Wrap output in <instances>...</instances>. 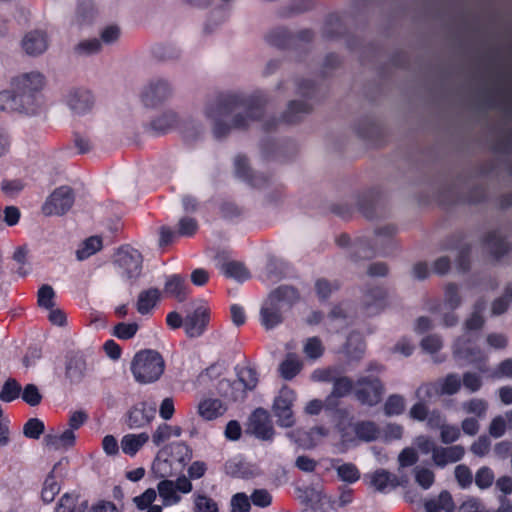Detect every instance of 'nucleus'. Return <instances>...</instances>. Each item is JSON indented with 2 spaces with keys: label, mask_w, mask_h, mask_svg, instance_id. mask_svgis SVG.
Returning a JSON list of instances; mask_svg holds the SVG:
<instances>
[{
  "label": "nucleus",
  "mask_w": 512,
  "mask_h": 512,
  "mask_svg": "<svg viewBox=\"0 0 512 512\" xmlns=\"http://www.w3.org/2000/svg\"><path fill=\"white\" fill-rule=\"evenodd\" d=\"M420 346L425 352L434 354L443 347V340L442 337L437 334L427 335L421 340Z\"/></svg>",
  "instance_id": "nucleus-57"
},
{
  "label": "nucleus",
  "mask_w": 512,
  "mask_h": 512,
  "mask_svg": "<svg viewBox=\"0 0 512 512\" xmlns=\"http://www.w3.org/2000/svg\"><path fill=\"white\" fill-rule=\"evenodd\" d=\"M102 42L97 38L84 39L80 41L76 47L75 51L79 55H92L100 52L102 50Z\"/></svg>",
  "instance_id": "nucleus-43"
},
{
  "label": "nucleus",
  "mask_w": 512,
  "mask_h": 512,
  "mask_svg": "<svg viewBox=\"0 0 512 512\" xmlns=\"http://www.w3.org/2000/svg\"><path fill=\"white\" fill-rule=\"evenodd\" d=\"M462 408L467 414H473L477 417H482L487 411L488 404L483 399L474 398L464 402L462 404Z\"/></svg>",
  "instance_id": "nucleus-53"
},
{
  "label": "nucleus",
  "mask_w": 512,
  "mask_h": 512,
  "mask_svg": "<svg viewBox=\"0 0 512 512\" xmlns=\"http://www.w3.org/2000/svg\"><path fill=\"white\" fill-rule=\"evenodd\" d=\"M138 329L139 325L136 322H120L114 326L113 335L121 340H129L136 335Z\"/></svg>",
  "instance_id": "nucleus-44"
},
{
  "label": "nucleus",
  "mask_w": 512,
  "mask_h": 512,
  "mask_svg": "<svg viewBox=\"0 0 512 512\" xmlns=\"http://www.w3.org/2000/svg\"><path fill=\"white\" fill-rule=\"evenodd\" d=\"M303 352L310 359H318L324 352L322 341L318 337L308 338L303 345Z\"/></svg>",
  "instance_id": "nucleus-46"
},
{
  "label": "nucleus",
  "mask_w": 512,
  "mask_h": 512,
  "mask_svg": "<svg viewBox=\"0 0 512 512\" xmlns=\"http://www.w3.org/2000/svg\"><path fill=\"white\" fill-rule=\"evenodd\" d=\"M382 371V366L372 363L368 366V375L360 376L355 383V397L362 404L374 406L378 404L383 396L384 387L378 374Z\"/></svg>",
  "instance_id": "nucleus-5"
},
{
  "label": "nucleus",
  "mask_w": 512,
  "mask_h": 512,
  "mask_svg": "<svg viewBox=\"0 0 512 512\" xmlns=\"http://www.w3.org/2000/svg\"><path fill=\"white\" fill-rule=\"evenodd\" d=\"M394 228L384 227L378 230L373 237V244L368 239H358L352 246V257L355 261L370 259L377 253H384L385 245H387L392 235Z\"/></svg>",
  "instance_id": "nucleus-6"
},
{
  "label": "nucleus",
  "mask_w": 512,
  "mask_h": 512,
  "mask_svg": "<svg viewBox=\"0 0 512 512\" xmlns=\"http://www.w3.org/2000/svg\"><path fill=\"white\" fill-rule=\"evenodd\" d=\"M461 384L470 393L477 392L482 386V379L479 374L475 372H465L461 377Z\"/></svg>",
  "instance_id": "nucleus-61"
},
{
  "label": "nucleus",
  "mask_w": 512,
  "mask_h": 512,
  "mask_svg": "<svg viewBox=\"0 0 512 512\" xmlns=\"http://www.w3.org/2000/svg\"><path fill=\"white\" fill-rule=\"evenodd\" d=\"M235 164V171L238 177L242 178L243 180L249 181L252 185L257 186L259 182L257 179H253L250 177V169L248 160L244 156H237L234 160Z\"/></svg>",
  "instance_id": "nucleus-54"
},
{
  "label": "nucleus",
  "mask_w": 512,
  "mask_h": 512,
  "mask_svg": "<svg viewBox=\"0 0 512 512\" xmlns=\"http://www.w3.org/2000/svg\"><path fill=\"white\" fill-rule=\"evenodd\" d=\"M461 303L462 299L458 287L453 283L447 284L444 288V308L447 310H455Z\"/></svg>",
  "instance_id": "nucleus-41"
},
{
  "label": "nucleus",
  "mask_w": 512,
  "mask_h": 512,
  "mask_svg": "<svg viewBox=\"0 0 512 512\" xmlns=\"http://www.w3.org/2000/svg\"><path fill=\"white\" fill-rule=\"evenodd\" d=\"M115 266L123 279L134 281L141 274L142 256L138 250L132 247H122L116 253Z\"/></svg>",
  "instance_id": "nucleus-7"
},
{
  "label": "nucleus",
  "mask_w": 512,
  "mask_h": 512,
  "mask_svg": "<svg viewBox=\"0 0 512 512\" xmlns=\"http://www.w3.org/2000/svg\"><path fill=\"white\" fill-rule=\"evenodd\" d=\"M226 411V406L219 399L204 398L197 405L198 415L206 420L211 421L222 416Z\"/></svg>",
  "instance_id": "nucleus-21"
},
{
  "label": "nucleus",
  "mask_w": 512,
  "mask_h": 512,
  "mask_svg": "<svg viewBox=\"0 0 512 512\" xmlns=\"http://www.w3.org/2000/svg\"><path fill=\"white\" fill-rule=\"evenodd\" d=\"M495 479L493 471L489 467H481L475 475V484L481 490L491 487Z\"/></svg>",
  "instance_id": "nucleus-55"
},
{
  "label": "nucleus",
  "mask_w": 512,
  "mask_h": 512,
  "mask_svg": "<svg viewBox=\"0 0 512 512\" xmlns=\"http://www.w3.org/2000/svg\"><path fill=\"white\" fill-rule=\"evenodd\" d=\"M326 324L331 331H339L346 325V315L342 308H334L327 317Z\"/></svg>",
  "instance_id": "nucleus-49"
},
{
  "label": "nucleus",
  "mask_w": 512,
  "mask_h": 512,
  "mask_svg": "<svg viewBox=\"0 0 512 512\" xmlns=\"http://www.w3.org/2000/svg\"><path fill=\"white\" fill-rule=\"evenodd\" d=\"M465 455V449L461 445H453L448 447L438 446L434 450L432 460L438 467H445L448 464L460 461Z\"/></svg>",
  "instance_id": "nucleus-19"
},
{
  "label": "nucleus",
  "mask_w": 512,
  "mask_h": 512,
  "mask_svg": "<svg viewBox=\"0 0 512 512\" xmlns=\"http://www.w3.org/2000/svg\"><path fill=\"white\" fill-rule=\"evenodd\" d=\"M332 383V390L325 399L328 408L337 406L338 399L347 396L353 389V381L342 374H338Z\"/></svg>",
  "instance_id": "nucleus-20"
},
{
  "label": "nucleus",
  "mask_w": 512,
  "mask_h": 512,
  "mask_svg": "<svg viewBox=\"0 0 512 512\" xmlns=\"http://www.w3.org/2000/svg\"><path fill=\"white\" fill-rule=\"evenodd\" d=\"M198 229L197 221L191 217H183L179 220L177 234L179 236L190 237Z\"/></svg>",
  "instance_id": "nucleus-63"
},
{
  "label": "nucleus",
  "mask_w": 512,
  "mask_h": 512,
  "mask_svg": "<svg viewBox=\"0 0 512 512\" xmlns=\"http://www.w3.org/2000/svg\"><path fill=\"white\" fill-rule=\"evenodd\" d=\"M164 291L167 295L174 297L178 301H184L188 294L184 277L178 274L168 276L164 285Z\"/></svg>",
  "instance_id": "nucleus-25"
},
{
  "label": "nucleus",
  "mask_w": 512,
  "mask_h": 512,
  "mask_svg": "<svg viewBox=\"0 0 512 512\" xmlns=\"http://www.w3.org/2000/svg\"><path fill=\"white\" fill-rule=\"evenodd\" d=\"M194 512H218L217 503L203 494L194 495Z\"/></svg>",
  "instance_id": "nucleus-51"
},
{
  "label": "nucleus",
  "mask_w": 512,
  "mask_h": 512,
  "mask_svg": "<svg viewBox=\"0 0 512 512\" xmlns=\"http://www.w3.org/2000/svg\"><path fill=\"white\" fill-rule=\"evenodd\" d=\"M209 321V309L206 306L197 307L193 313L189 314L184 320L186 334L191 337L201 336Z\"/></svg>",
  "instance_id": "nucleus-13"
},
{
  "label": "nucleus",
  "mask_w": 512,
  "mask_h": 512,
  "mask_svg": "<svg viewBox=\"0 0 512 512\" xmlns=\"http://www.w3.org/2000/svg\"><path fill=\"white\" fill-rule=\"evenodd\" d=\"M155 413V404L149 405L147 402L136 404L128 412L127 425L131 429L144 427L152 421Z\"/></svg>",
  "instance_id": "nucleus-15"
},
{
  "label": "nucleus",
  "mask_w": 512,
  "mask_h": 512,
  "mask_svg": "<svg viewBox=\"0 0 512 512\" xmlns=\"http://www.w3.org/2000/svg\"><path fill=\"white\" fill-rule=\"evenodd\" d=\"M44 432V423L38 418L29 419L23 427V433L31 439H38Z\"/></svg>",
  "instance_id": "nucleus-58"
},
{
  "label": "nucleus",
  "mask_w": 512,
  "mask_h": 512,
  "mask_svg": "<svg viewBox=\"0 0 512 512\" xmlns=\"http://www.w3.org/2000/svg\"><path fill=\"white\" fill-rule=\"evenodd\" d=\"M237 380L238 386L246 391L253 390L258 383V376L256 371L249 366L237 367Z\"/></svg>",
  "instance_id": "nucleus-38"
},
{
  "label": "nucleus",
  "mask_w": 512,
  "mask_h": 512,
  "mask_svg": "<svg viewBox=\"0 0 512 512\" xmlns=\"http://www.w3.org/2000/svg\"><path fill=\"white\" fill-rule=\"evenodd\" d=\"M86 370V361L82 354L75 353L70 355L66 364V375L72 381H78L82 378Z\"/></svg>",
  "instance_id": "nucleus-32"
},
{
  "label": "nucleus",
  "mask_w": 512,
  "mask_h": 512,
  "mask_svg": "<svg viewBox=\"0 0 512 512\" xmlns=\"http://www.w3.org/2000/svg\"><path fill=\"white\" fill-rule=\"evenodd\" d=\"M74 193L68 186H61L53 191L44 203L42 210L45 215H63L74 204Z\"/></svg>",
  "instance_id": "nucleus-9"
},
{
  "label": "nucleus",
  "mask_w": 512,
  "mask_h": 512,
  "mask_svg": "<svg viewBox=\"0 0 512 512\" xmlns=\"http://www.w3.org/2000/svg\"><path fill=\"white\" fill-rule=\"evenodd\" d=\"M48 38L45 32L33 30L24 35L21 40L23 51L29 56H38L48 49Z\"/></svg>",
  "instance_id": "nucleus-16"
},
{
  "label": "nucleus",
  "mask_w": 512,
  "mask_h": 512,
  "mask_svg": "<svg viewBox=\"0 0 512 512\" xmlns=\"http://www.w3.org/2000/svg\"><path fill=\"white\" fill-rule=\"evenodd\" d=\"M512 303V283L511 284H508L504 291H503V294L496 298L492 304H491V314L493 316H499L503 313H505L510 304Z\"/></svg>",
  "instance_id": "nucleus-40"
},
{
  "label": "nucleus",
  "mask_w": 512,
  "mask_h": 512,
  "mask_svg": "<svg viewBox=\"0 0 512 512\" xmlns=\"http://www.w3.org/2000/svg\"><path fill=\"white\" fill-rule=\"evenodd\" d=\"M45 75L38 70L20 72L10 80V89L0 92V110L18 111L35 116L45 110L42 94L46 86Z\"/></svg>",
  "instance_id": "nucleus-1"
},
{
  "label": "nucleus",
  "mask_w": 512,
  "mask_h": 512,
  "mask_svg": "<svg viewBox=\"0 0 512 512\" xmlns=\"http://www.w3.org/2000/svg\"><path fill=\"white\" fill-rule=\"evenodd\" d=\"M157 491L162 500V504L166 507L178 504L181 501V496L176 490L174 481L162 480L157 485Z\"/></svg>",
  "instance_id": "nucleus-30"
},
{
  "label": "nucleus",
  "mask_w": 512,
  "mask_h": 512,
  "mask_svg": "<svg viewBox=\"0 0 512 512\" xmlns=\"http://www.w3.org/2000/svg\"><path fill=\"white\" fill-rule=\"evenodd\" d=\"M454 475L461 488L466 489L471 486L473 476L471 470L466 465H457L454 470Z\"/></svg>",
  "instance_id": "nucleus-59"
},
{
  "label": "nucleus",
  "mask_w": 512,
  "mask_h": 512,
  "mask_svg": "<svg viewBox=\"0 0 512 512\" xmlns=\"http://www.w3.org/2000/svg\"><path fill=\"white\" fill-rule=\"evenodd\" d=\"M130 369L136 382L150 384L159 380L163 374L165 361L155 350H141L133 357Z\"/></svg>",
  "instance_id": "nucleus-4"
},
{
  "label": "nucleus",
  "mask_w": 512,
  "mask_h": 512,
  "mask_svg": "<svg viewBox=\"0 0 512 512\" xmlns=\"http://www.w3.org/2000/svg\"><path fill=\"white\" fill-rule=\"evenodd\" d=\"M149 440V435L145 432L139 434H126L121 439L122 452L129 456H134Z\"/></svg>",
  "instance_id": "nucleus-27"
},
{
  "label": "nucleus",
  "mask_w": 512,
  "mask_h": 512,
  "mask_svg": "<svg viewBox=\"0 0 512 512\" xmlns=\"http://www.w3.org/2000/svg\"><path fill=\"white\" fill-rule=\"evenodd\" d=\"M485 310V302L479 301L474 306V311L464 322V334L456 339L453 344L452 351L455 359L466 363H477L485 360L487 356L475 344L473 332L479 331L484 325L482 316Z\"/></svg>",
  "instance_id": "nucleus-3"
},
{
  "label": "nucleus",
  "mask_w": 512,
  "mask_h": 512,
  "mask_svg": "<svg viewBox=\"0 0 512 512\" xmlns=\"http://www.w3.org/2000/svg\"><path fill=\"white\" fill-rule=\"evenodd\" d=\"M404 408L405 399L398 394L389 396L384 405L385 413L389 416L401 414Z\"/></svg>",
  "instance_id": "nucleus-52"
},
{
  "label": "nucleus",
  "mask_w": 512,
  "mask_h": 512,
  "mask_svg": "<svg viewBox=\"0 0 512 512\" xmlns=\"http://www.w3.org/2000/svg\"><path fill=\"white\" fill-rule=\"evenodd\" d=\"M61 465L62 461L57 462L43 483L41 498L45 503L52 502L56 495L60 492V484L55 474L58 472Z\"/></svg>",
  "instance_id": "nucleus-24"
},
{
  "label": "nucleus",
  "mask_w": 512,
  "mask_h": 512,
  "mask_svg": "<svg viewBox=\"0 0 512 512\" xmlns=\"http://www.w3.org/2000/svg\"><path fill=\"white\" fill-rule=\"evenodd\" d=\"M297 299L298 293L293 287L282 286L274 290L268 300L282 308L284 305L294 303Z\"/></svg>",
  "instance_id": "nucleus-34"
},
{
  "label": "nucleus",
  "mask_w": 512,
  "mask_h": 512,
  "mask_svg": "<svg viewBox=\"0 0 512 512\" xmlns=\"http://www.w3.org/2000/svg\"><path fill=\"white\" fill-rule=\"evenodd\" d=\"M159 299V289L149 288L147 290H143L138 295L136 309L142 315L148 314L156 306Z\"/></svg>",
  "instance_id": "nucleus-28"
},
{
  "label": "nucleus",
  "mask_w": 512,
  "mask_h": 512,
  "mask_svg": "<svg viewBox=\"0 0 512 512\" xmlns=\"http://www.w3.org/2000/svg\"><path fill=\"white\" fill-rule=\"evenodd\" d=\"M487 249L494 254L496 257H500L505 254L508 250V244L506 241L498 234H491L486 241Z\"/></svg>",
  "instance_id": "nucleus-50"
},
{
  "label": "nucleus",
  "mask_w": 512,
  "mask_h": 512,
  "mask_svg": "<svg viewBox=\"0 0 512 512\" xmlns=\"http://www.w3.org/2000/svg\"><path fill=\"white\" fill-rule=\"evenodd\" d=\"M120 35H121V30L118 26L109 25V26L105 27L100 32L99 40L102 42V46L103 45H113L119 40Z\"/></svg>",
  "instance_id": "nucleus-62"
},
{
  "label": "nucleus",
  "mask_w": 512,
  "mask_h": 512,
  "mask_svg": "<svg viewBox=\"0 0 512 512\" xmlns=\"http://www.w3.org/2000/svg\"><path fill=\"white\" fill-rule=\"evenodd\" d=\"M76 443V434L71 429L53 431L45 435L44 445L49 450L66 451Z\"/></svg>",
  "instance_id": "nucleus-17"
},
{
  "label": "nucleus",
  "mask_w": 512,
  "mask_h": 512,
  "mask_svg": "<svg viewBox=\"0 0 512 512\" xmlns=\"http://www.w3.org/2000/svg\"><path fill=\"white\" fill-rule=\"evenodd\" d=\"M454 507L452 496L447 491H442L437 498L430 499L425 503L427 512H452Z\"/></svg>",
  "instance_id": "nucleus-31"
},
{
  "label": "nucleus",
  "mask_w": 512,
  "mask_h": 512,
  "mask_svg": "<svg viewBox=\"0 0 512 512\" xmlns=\"http://www.w3.org/2000/svg\"><path fill=\"white\" fill-rule=\"evenodd\" d=\"M338 374H342V370L337 366L315 369L310 378L314 382H333Z\"/></svg>",
  "instance_id": "nucleus-42"
},
{
  "label": "nucleus",
  "mask_w": 512,
  "mask_h": 512,
  "mask_svg": "<svg viewBox=\"0 0 512 512\" xmlns=\"http://www.w3.org/2000/svg\"><path fill=\"white\" fill-rule=\"evenodd\" d=\"M20 392V384L14 379H9L4 383L0 391V399L4 402H11L19 397Z\"/></svg>",
  "instance_id": "nucleus-47"
},
{
  "label": "nucleus",
  "mask_w": 512,
  "mask_h": 512,
  "mask_svg": "<svg viewBox=\"0 0 512 512\" xmlns=\"http://www.w3.org/2000/svg\"><path fill=\"white\" fill-rule=\"evenodd\" d=\"M64 102L74 115L82 116L92 111L95 97L88 89L73 88L66 93Z\"/></svg>",
  "instance_id": "nucleus-11"
},
{
  "label": "nucleus",
  "mask_w": 512,
  "mask_h": 512,
  "mask_svg": "<svg viewBox=\"0 0 512 512\" xmlns=\"http://www.w3.org/2000/svg\"><path fill=\"white\" fill-rule=\"evenodd\" d=\"M302 369V361L293 353L287 354L284 361L279 366L281 376L286 380L294 378Z\"/></svg>",
  "instance_id": "nucleus-35"
},
{
  "label": "nucleus",
  "mask_w": 512,
  "mask_h": 512,
  "mask_svg": "<svg viewBox=\"0 0 512 512\" xmlns=\"http://www.w3.org/2000/svg\"><path fill=\"white\" fill-rule=\"evenodd\" d=\"M354 424L349 420L343 419L338 422L337 430L343 444L352 443L356 440V435L353 431Z\"/></svg>",
  "instance_id": "nucleus-60"
},
{
  "label": "nucleus",
  "mask_w": 512,
  "mask_h": 512,
  "mask_svg": "<svg viewBox=\"0 0 512 512\" xmlns=\"http://www.w3.org/2000/svg\"><path fill=\"white\" fill-rule=\"evenodd\" d=\"M178 123V115L172 110H167L150 122V129L157 134L166 133Z\"/></svg>",
  "instance_id": "nucleus-26"
},
{
  "label": "nucleus",
  "mask_w": 512,
  "mask_h": 512,
  "mask_svg": "<svg viewBox=\"0 0 512 512\" xmlns=\"http://www.w3.org/2000/svg\"><path fill=\"white\" fill-rule=\"evenodd\" d=\"M386 305L385 292L380 288L368 291L363 299V307L368 316L376 315L384 309Z\"/></svg>",
  "instance_id": "nucleus-22"
},
{
  "label": "nucleus",
  "mask_w": 512,
  "mask_h": 512,
  "mask_svg": "<svg viewBox=\"0 0 512 512\" xmlns=\"http://www.w3.org/2000/svg\"><path fill=\"white\" fill-rule=\"evenodd\" d=\"M249 430L257 438L270 440L274 430L269 414L264 409H256L249 419Z\"/></svg>",
  "instance_id": "nucleus-14"
},
{
  "label": "nucleus",
  "mask_w": 512,
  "mask_h": 512,
  "mask_svg": "<svg viewBox=\"0 0 512 512\" xmlns=\"http://www.w3.org/2000/svg\"><path fill=\"white\" fill-rule=\"evenodd\" d=\"M264 99L243 100L236 96L226 101L209 103L204 110L206 118L211 122L215 137L227 135L232 129L246 128L251 122L262 115Z\"/></svg>",
  "instance_id": "nucleus-2"
},
{
  "label": "nucleus",
  "mask_w": 512,
  "mask_h": 512,
  "mask_svg": "<svg viewBox=\"0 0 512 512\" xmlns=\"http://www.w3.org/2000/svg\"><path fill=\"white\" fill-rule=\"evenodd\" d=\"M461 388V377L458 374L451 373L446 377L439 379L434 384H423L417 388L415 394L418 399L431 398L434 393L440 395L456 394Z\"/></svg>",
  "instance_id": "nucleus-8"
},
{
  "label": "nucleus",
  "mask_w": 512,
  "mask_h": 512,
  "mask_svg": "<svg viewBox=\"0 0 512 512\" xmlns=\"http://www.w3.org/2000/svg\"><path fill=\"white\" fill-rule=\"evenodd\" d=\"M216 266L225 276L233 278L239 282H243L250 277L249 271L246 267L236 261H224L218 259Z\"/></svg>",
  "instance_id": "nucleus-23"
},
{
  "label": "nucleus",
  "mask_w": 512,
  "mask_h": 512,
  "mask_svg": "<svg viewBox=\"0 0 512 512\" xmlns=\"http://www.w3.org/2000/svg\"><path fill=\"white\" fill-rule=\"evenodd\" d=\"M102 247V239L98 236H91L82 242L76 251V257L78 260L83 261L99 252Z\"/></svg>",
  "instance_id": "nucleus-37"
},
{
  "label": "nucleus",
  "mask_w": 512,
  "mask_h": 512,
  "mask_svg": "<svg viewBox=\"0 0 512 512\" xmlns=\"http://www.w3.org/2000/svg\"><path fill=\"white\" fill-rule=\"evenodd\" d=\"M353 431L356 435V439L370 442L377 439L379 435V429L374 422L361 421L357 422L353 426Z\"/></svg>",
  "instance_id": "nucleus-36"
},
{
  "label": "nucleus",
  "mask_w": 512,
  "mask_h": 512,
  "mask_svg": "<svg viewBox=\"0 0 512 512\" xmlns=\"http://www.w3.org/2000/svg\"><path fill=\"white\" fill-rule=\"evenodd\" d=\"M414 476L415 481L419 486H421L423 489H429L434 481H435V474L434 472L426 467L417 466L414 468Z\"/></svg>",
  "instance_id": "nucleus-45"
},
{
  "label": "nucleus",
  "mask_w": 512,
  "mask_h": 512,
  "mask_svg": "<svg viewBox=\"0 0 512 512\" xmlns=\"http://www.w3.org/2000/svg\"><path fill=\"white\" fill-rule=\"evenodd\" d=\"M230 512H249L251 509L250 497L239 492L232 496L230 501Z\"/></svg>",
  "instance_id": "nucleus-56"
},
{
  "label": "nucleus",
  "mask_w": 512,
  "mask_h": 512,
  "mask_svg": "<svg viewBox=\"0 0 512 512\" xmlns=\"http://www.w3.org/2000/svg\"><path fill=\"white\" fill-rule=\"evenodd\" d=\"M295 398V392L288 387H283L280 390L273 404V411L277 417L278 425L286 428L293 426L294 417L291 407Z\"/></svg>",
  "instance_id": "nucleus-12"
},
{
  "label": "nucleus",
  "mask_w": 512,
  "mask_h": 512,
  "mask_svg": "<svg viewBox=\"0 0 512 512\" xmlns=\"http://www.w3.org/2000/svg\"><path fill=\"white\" fill-rule=\"evenodd\" d=\"M281 308L268 300L262 307L260 316H261V324L267 329H272L279 325L282 321Z\"/></svg>",
  "instance_id": "nucleus-29"
},
{
  "label": "nucleus",
  "mask_w": 512,
  "mask_h": 512,
  "mask_svg": "<svg viewBox=\"0 0 512 512\" xmlns=\"http://www.w3.org/2000/svg\"><path fill=\"white\" fill-rule=\"evenodd\" d=\"M173 96L171 85L163 79L151 81L142 92V102L146 107L156 108Z\"/></svg>",
  "instance_id": "nucleus-10"
},
{
  "label": "nucleus",
  "mask_w": 512,
  "mask_h": 512,
  "mask_svg": "<svg viewBox=\"0 0 512 512\" xmlns=\"http://www.w3.org/2000/svg\"><path fill=\"white\" fill-rule=\"evenodd\" d=\"M78 496L72 493H65L56 507V512H77L76 505Z\"/></svg>",
  "instance_id": "nucleus-64"
},
{
  "label": "nucleus",
  "mask_w": 512,
  "mask_h": 512,
  "mask_svg": "<svg viewBox=\"0 0 512 512\" xmlns=\"http://www.w3.org/2000/svg\"><path fill=\"white\" fill-rule=\"evenodd\" d=\"M217 390L220 395L228 399L237 401L245 397L244 389L238 386V380L222 379L217 384Z\"/></svg>",
  "instance_id": "nucleus-33"
},
{
  "label": "nucleus",
  "mask_w": 512,
  "mask_h": 512,
  "mask_svg": "<svg viewBox=\"0 0 512 512\" xmlns=\"http://www.w3.org/2000/svg\"><path fill=\"white\" fill-rule=\"evenodd\" d=\"M338 477L348 483H354L360 478V472L352 463H344L336 467Z\"/></svg>",
  "instance_id": "nucleus-48"
},
{
  "label": "nucleus",
  "mask_w": 512,
  "mask_h": 512,
  "mask_svg": "<svg viewBox=\"0 0 512 512\" xmlns=\"http://www.w3.org/2000/svg\"><path fill=\"white\" fill-rule=\"evenodd\" d=\"M369 486L377 492L385 493L390 489H394L400 485L398 477L385 470L378 469L366 475Z\"/></svg>",
  "instance_id": "nucleus-18"
},
{
  "label": "nucleus",
  "mask_w": 512,
  "mask_h": 512,
  "mask_svg": "<svg viewBox=\"0 0 512 512\" xmlns=\"http://www.w3.org/2000/svg\"><path fill=\"white\" fill-rule=\"evenodd\" d=\"M310 109L311 106L306 101H291L284 113V120L287 123H294L298 121L302 115L308 113Z\"/></svg>",
  "instance_id": "nucleus-39"
}]
</instances>
